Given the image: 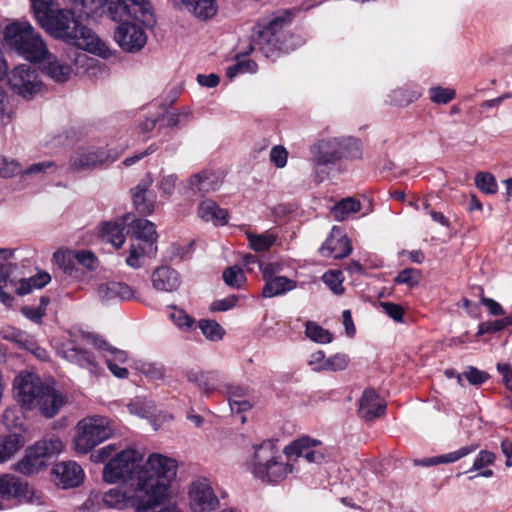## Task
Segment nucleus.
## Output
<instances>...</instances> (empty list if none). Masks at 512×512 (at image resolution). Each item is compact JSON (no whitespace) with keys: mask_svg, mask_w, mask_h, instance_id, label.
<instances>
[{"mask_svg":"<svg viewBox=\"0 0 512 512\" xmlns=\"http://www.w3.org/2000/svg\"><path fill=\"white\" fill-rule=\"evenodd\" d=\"M32 491L29 484L14 474L0 476V497L4 500L18 499L29 501Z\"/></svg>","mask_w":512,"mask_h":512,"instance_id":"21","label":"nucleus"},{"mask_svg":"<svg viewBox=\"0 0 512 512\" xmlns=\"http://www.w3.org/2000/svg\"><path fill=\"white\" fill-rule=\"evenodd\" d=\"M379 308L395 322H403L404 309L401 305L393 302H379Z\"/></svg>","mask_w":512,"mask_h":512,"instance_id":"60","label":"nucleus"},{"mask_svg":"<svg viewBox=\"0 0 512 512\" xmlns=\"http://www.w3.org/2000/svg\"><path fill=\"white\" fill-rule=\"evenodd\" d=\"M104 0H73V10L78 17L96 19L104 13Z\"/></svg>","mask_w":512,"mask_h":512,"instance_id":"36","label":"nucleus"},{"mask_svg":"<svg viewBox=\"0 0 512 512\" xmlns=\"http://www.w3.org/2000/svg\"><path fill=\"white\" fill-rule=\"evenodd\" d=\"M128 410L131 414L141 418H148L153 415L155 404L145 397H135L129 402Z\"/></svg>","mask_w":512,"mask_h":512,"instance_id":"43","label":"nucleus"},{"mask_svg":"<svg viewBox=\"0 0 512 512\" xmlns=\"http://www.w3.org/2000/svg\"><path fill=\"white\" fill-rule=\"evenodd\" d=\"M153 179L150 174L143 178L132 190V198L136 210L144 215L151 214L154 210L155 195L149 190Z\"/></svg>","mask_w":512,"mask_h":512,"instance_id":"24","label":"nucleus"},{"mask_svg":"<svg viewBox=\"0 0 512 512\" xmlns=\"http://www.w3.org/2000/svg\"><path fill=\"white\" fill-rule=\"evenodd\" d=\"M3 339L15 343L18 346V348L30 352L40 360L44 361L47 360L49 357L48 352L44 348L39 346V344L32 335L28 334L25 331L18 330L15 328L9 329L3 333Z\"/></svg>","mask_w":512,"mask_h":512,"instance_id":"23","label":"nucleus"},{"mask_svg":"<svg viewBox=\"0 0 512 512\" xmlns=\"http://www.w3.org/2000/svg\"><path fill=\"white\" fill-rule=\"evenodd\" d=\"M463 375L471 385H481L489 378L487 372L473 366H468Z\"/></svg>","mask_w":512,"mask_h":512,"instance_id":"62","label":"nucleus"},{"mask_svg":"<svg viewBox=\"0 0 512 512\" xmlns=\"http://www.w3.org/2000/svg\"><path fill=\"white\" fill-rule=\"evenodd\" d=\"M55 258L57 262L64 266L66 271L71 272V268L68 264H66V260L68 263L71 262L72 259H75L80 265L85 267L88 270H95L98 267V259L95 254L89 250H79L76 252H68V253H55Z\"/></svg>","mask_w":512,"mask_h":512,"instance_id":"32","label":"nucleus"},{"mask_svg":"<svg viewBox=\"0 0 512 512\" xmlns=\"http://www.w3.org/2000/svg\"><path fill=\"white\" fill-rule=\"evenodd\" d=\"M254 453L247 463L248 470L253 476L264 483L277 484L294 472V464L284 462L274 445L264 441L253 446Z\"/></svg>","mask_w":512,"mask_h":512,"instance_id":"7","label":"nucleus"},{"mask_svg":"<svg viewBox=\"0 0 512 512\" xmlns=\"http://www.w3.org/2000/svg\"><path fill=\"white\" fill-rule=\"evenodd\" d=\"M16 269V265L12 263H5L0 265V302L7 307L12 306L14 297L6 290L10 286H15V279L12 278V273Z\"/></svg>","mask_w":512,"mask_h":512,"instance_id":"33","label":"nucleus"},{"mask_svg":"<svg viewBox=\"0 0 512 512\" xmlns=\"http://www.w3.org/2000/svg\"><path fill=\"white\" fill-rule=\"evenodd\" d=\"M161 488L153 491L140 487H114L104 492L91 491L84 502V507L98 511L101 506L117 511L134 508L136 511L149 510L161 502Z\"/></svg>","mask_w":512,"mask_h":512,"instance_id":"5","label":"nucleus"},{"mask_svg":"<svg viewBox=\"0 0 512 512\" xmlns=\"http://www.w3.org/2000/svg\"><path fill=\"white\" fill-rule=\"evenodd\" d=\"M13 393L23 411L38 410L46 418H53L66 402L53 384L28 371L20 372L14 378Z\"/></svg>","mask_w":512,"mask_h":512,"instance_id":"1","label":"nucleus"},{"mask_svg":"<svg viewBox=\"0 0 512 512\" xmlns=\"http://www.w3.org/2000/svg\"><path fill=\"white\" fill-rule=\"evenodd\" d=\"M63 448V442L58 437H44L25 449L22 458L13 465V470L26 476L38 474L47 469Z\"/></svg>","mask_w":512,"mask_h":512,"instance_id":"8","label":"nucleus"},{"mask_svg":"<svg viewBox=\"0 0 512 512\" xmlns=\"http://www.w3.org/2000/svg\"><path fill=\"white\" fill-rule=\"evenodd\" d=\"M39 24L54 38L86 48L88 51L99 56H107L109 49L106 44L80 22L74 10L57 7Z\"/></svg>","mask_w":512,"mask_h":512,"instance_id":"2","label":"nucleus"},{"mask_svg":"<svg viewBox=\"0 0 512 512\" xmlns=\"http://www.w3.org/2000/svg\"><path fill=\"white\" fill-rule=\"evenodd\" d=\"M321 441L309 436H302L284 448V454L288 458H302L308 463H321L324 459V452L321 448Z\"/></svg>","mask_w":512,"mask_h":512,"instance_id":"15","label":"nucleus"},{"mask_svg":"<svg viewBox=\"0 0 512 512\" xmlns=\"http://www.w3.org/2000/svg\"><path fill=\"white\" fill-rule=\"evenodd\" d=\"M223 279L231 287L239 288L245 282L246 278L241 268L232 266L224 270Z\"/></svg>","mask_w":512,"mask_h":512,"instance_id":"58","label":"nucleus"},{"mask_svg":"<svg viewBox=\"0 0 512 512\" xmlns=\"http://www.w3.org/2000/svg\"><path fill=\"white\" fill-rule=\"evenodd\" d=\"M130 220L126 215L117 221H108L100 226V235L103 241L111 243L115 248H120L126 239L125 228Z\"/></svg>","mask_w":512,"mask_h":512,"instance_id":"27","label":"nucleus"},{"mask_svg":"<svg viewBox=\"0 0 512 512\" xmlns=\"http://www.w3.org/2000/svg\"><path fill=\"white\" fill-rule=\"evenodd\" d=\"M25 444L20 434L0 436V464L11 459Z\"/></svg>","mask_w":512,"mask_h":512,"instance_id":"35","label":"nucleus"},{"mask_svg":"<svg viewBox=\"0 0 512 512\" xmlns=\"http://www.w3.org/2000/svg\"><path fill=\"white\" fill-rule=\"evenodd\" d=\"M151 477L156 478L160 484H164L165 491L161 501L168 493L169 483L176 476L177 465L175 460L161 454H152L145 463Z\"/></svg>","mask_w":512,"mask_h":512,"instance_id":"19","label":"nucleus"},{"mask_svg":"<svg viewBox=\"0 0 512 512\" xmlns=\"http://www.w3.org/2000/svg\"><path fill=\"white\" fill-rule=\"evenodd\" d=\"M221 184L222 179L219 174L214 171L203 170L189 178L187 188L193 195H205L217 191Z\"/></svg>","mask_w":512,"mask_h":512,"instance_id":"22","label":"nucleus"},{"mask_svg":"<svg viewBox=\"0 0 512 512\" xmlns=\"http://www.w3.org/2000/svg\"><path fill=\"white\" fill-rule=\"evenodd\" d=\"M421 279V271L415 268H406L398 273L395 277L397 284H405L408 287L418 285Z\"/></svg>","mask_w":512,"mask_h":512,"instance_id":"57","label":"nucleus"},{"mask_svg":"<svg viewBox=\"0 0 512 512\" xmlns=\"http://www.w3.org/2000/svg\"><path fill=\"white\" fill-rule=\"evenodd\" d=\"M103 481L107 484L124 483L131 487H140L153 491L161 488L165 491L164 484L150 476L147 466L143 462V455L135 449L120 450L104 465L102 471Z\"/></svg>","mask_w":512,"mask_h":512,"instance_id":"3","label":"nucleus"},{"mask_svg":"<svg viewBox=\"0 0 512 512\" xmlns=\"http://www.w3.org/2000/svg\"><path fill=\"white\" fill-rule=\"evenodd\" d=\"M50 300L48 297H41L37 307L25 306L22 308L23 315L29 320L40 323L46 314V309Z\"/></svg>","mask_w":512,"mask_h":512,"instance_id":"52","label":"nucleus"},{"mask_svg":"<svg viewBox=\"0 0 512 512\" xmlns=\"http://www.w3.org/2000/svg\"><path fill=\"white\" fill-rule=\"evenodd\" d=\"M3 44L30 62H40L47 55L41 34L27 20H13L3 30Z\"/></svg>","mask_w":512,"mask_h":512,"instance_id":"6","label":"nucleus"},{"mask_svg":"<svg viewBox=\"0 0 512 512\" xmlns=\"http://www.w3.org/2000/svg\"><path fill=\"white\" fill-rule=\"evenodd\" d=\"M74 439V448L78 453L86 454L94 447L110 438L114 432L111 421L104 416H91L82 419Z\"/></svg>","mask_w":512,"mask_h":512,"instance_id":"9","label":"nucleus"},{"mask_svg":"<svg viewBox=\"0 0 512 512\" xmlns=\"http://www.w3.org/2000/svg\"><path fill=\"white\" fill-rule=\"evenodd\" d=\"M114 39L123 51L135 53L145 46L147 35L140 26L125 21L117 26Z\"/></svg>","mask_w":512,"mask_h":512,"instance_id":"16","label":"nucleus"},{"mask_svg":"<svg viewBox=\"0 0 512 512\" xmlns=\"http://www.w3.org/2000/svg\"><path fill=\"white\" fill-rule=\"evenodd\" d=\"M198 216L205 222H212L215 226H224L228 223V212L215 201L206 199L198 206Z\"/></svg>","mask_w":512,"mask_h":512,"instance_id":"31","label":"nucleus"},{"mask_svg":"<svg viewBox=\"0 0 512 512\" xmlns=\"http://www.w3.org/2000/svg\"><path fill=\"white\" fill-rule=\"evenodd\" d=\"M192 119V112L188 108H183L182 110L169 113L165 117V121L168 127H177L180 125L187 124Z\"/></svg>","mask_w":512,"mask_h":512,"instance_id":"59","label":"nucleus"},{"mask_svg":"<svg viewBox=\"0 0 512 512\" xmlns=\"http://www.w3.org/2000/svg\"><path fill=\"white\" fill-rule=\"evenodd\" d=\"M107 4V14L113 21L132 19L146 28H152L156 23L151 4L143 5L134 0L110 1Z\"/></svg>","mask_w":512,"mask_h":512,"instance_id":"10","label":"nucleus"},{"mask_svg":"<svg viewBox=\"0 0 512 512\" xmlns=\"http://www.w3.org/2000/svg\"><path fill=\"white\" fill-rule=\"evenodd\" d=\"M43 62V72L57 83H64L71 76V67L59 60L47 50V55L39 62Z\"/></svg>","mask_w":512,"mask_h":512,"instance_id":"28","label":"nucleus"},{"mask_svg":"<svg viewBox=\"0 0 512 512\" xmlns=\"http://www.w3.org/2000/svg\"><path fill=\"white\" fill-rule=\"evenodd\" d=\"M386 404L379 397V395L372 389H367L359 403V414L365 420H373L382 416L385 413Z\"/></svg>","mask_w":512,"mask_h":512,"instance_id":"26","label":"nucleus"},{"mask_svg":"<svg viewBox=\"0 0 512 512\" xmlns=\"http://www.w3.org/2000/svg\"><path fill=\"white\" fill-rule=\"evenodd\" d=\"M348 364V356L338 353L330 358H327L324 366H318L317 369L336 372L346 369Z\"/></svg>","mask_w":512,"mask_h":512,"instance_id":"56","label":"nucleus"},{"mask_svg":"<svg viewBox=\"0 0 512 512\" xmlns=\"http://www.w3.org/2000/svg\"><path fill=\"white\" fill-rule=\"evenodd\" d=\"M322 280L334 294L341 295L344 293V287L342 285L343 279L340 271L329 270L324 273Z\"/></svg>","mask_w":512,"mask_h":512,"instance_id":"55","label":"nucleus"},{"mask_svg":"<svg viewBox=\"0 0 512 512\" xmlns=\"http://www.w3.org/2000/svg\"><path fill=\"white\" fill-rule=\"evenodd\" d=\"M290 23L288 12L262 18L254 27L250 50L258 51L266 58L294 50L300 45V39L289 32Z\"/></svg>","mask_w":512,"mask_h":512,"instance_id":"4","label":"nucleus"},{"mask_svg":"<svg viewBox=\"0 0 512 512\" xmlns=\"http://www.w3.org/2000/svg\"><path fill=\"white\" fill-rule=\"evenodd\" d=\"M97 295L102 301L129 300L134 297V291L125 283L110 281L98 286Z\"/></svg>","mask_w":512,"mask_h":512,"instance_id":"30","label":"nucleus"},{"mask_svg":"<svg viewBox=\"0 0 512 512\" xmlns=\"http://www.w3.org/2000/svg\"><path fill=\"white\" fill-rule=\"evenodd\" d=\"M189 11L197 17L207 19L216 13V0H182Z\"/></svg>","mask_w":512,"mask_h":512,"instance_id":"40","label":"nucleus"},{"mask_svg":"<svg viewBox=\"0 0 512 512\" xmlns=\"http://www.w3.org/2000/svg\"><path fill=\"white\" fill-rule=\"evenodd\" d=\"M52 480L61 489L80 486L85 478L82 467L75 461H62L55 464L51 470Z\"/></svg>","mask_w":512,"mask_h":512,"instance_id":"18","label":"nucleus"},{"mask_svg":"<svg viewBox=\"0 0 512 512\" xmlns=\"http://www.w3.org/2000/svg\"><path fill=\"white\" fill-rule=\"evenodd\" d=\"M121 152L99 147H79L70 155L67 170L72 173L92 170L106 162L115 161Z\"/></svg>","mask_w":512,"mask_h":512,"instance_id":"11","label":"nucleus"},{"mask_svg":"<svg viewBox=\"0 0 512 512\" xmlns=\"http://www.w3.org/2000/svg\"><path fill=\"white\" fill-rule=\"evenodd\" d=\"M296 288V282L285 276H277L265 282L262 295L265 298H272L283 295Z\"/></svg>","mask_w":512,"mask_h":512,"instance_id":"34","label":"nucleus"},{"mask_svg":"<svg viewBox=\"0 0 512 512\" xmlns=\"http://www.w3.org/2000/svg\"><path fill=\"white\" fill-rule=\"evenodd\" d=\"M305 334L310 340L320 344L330 343L333 339L328 330L311 321L306 323Z\"/></svg>","mask_w":512,"mask_h":512,"instance_id":"45","label":"nucleus"},{"mask_svg":"<svg viewBox=\"0 0 512 512\" xmlns=\"http://www.w3.org/2000/svg\"><path fill=\"white\" fill-rule=\"evenodd\" d=\"M247 239L250 247L256 252H264L269 250L275 243L277 236L270 231L262 234L248 233Z\"/></svg>","mask_w":512,"mask_h":512,"instance_id":"42","label":"nucleus"},{"mask_svg":"<svg viewBox=\"0 0 512 512\" xmlns=\"http://www.w3.org/2000/svg\"><path fill=\"white\" fill-rule=\"evenodd\" d=\"M341 158L358 159L362 156L361 143L353 137L341 138Z\"/></svg>","mask_w":512,"mask_h":512,"instance_id":"49","label":"nucleus"},{"mask_svg":"<svg viewBox=\"0 0 512 512\" xmlns=\"http://www.w3.org/2000/svg\"><path fill=\"white\" fill-rule=\"evenodd\" d=\"M51 277L48 273H39L30 278L15 280V286H10L9 290L15 291L18 295H26L32 292L34 288L40 289L48 284Z\"/></svg>","mask_w":512,"mask_h":512,"instance_id":"37","label":"nucleus"},{"mask_svg":"<svg viewBox=\"0 0 512 512\" xmlns=\"http://www.w3.org/2000/svg\"><path fill=\"white\" fill-rule=\"evenodd\" d=\"M8 83L15 93L25 99L32 98L41 89L38 73L29 64L16 66L8 75Z\"/></svg>","mask_w":512,"mask_h":512,"instance_id":"12","label":"nucleus"},{"mask_svg":"<svg viewBox=\"0 0 512 512\" xmlns=\"http://www.w3.org/2000/svg\"><path fill=\"white\" fill-rule=\"evenodd\" d=\"M34 15L38 21H42L50 13H52L58 4L56 0H30Z\"/></svg>","mask_w":512,"mask_h":512,"instance_id":"51","label":"nucleus"},{"mask_svg":"<svg viewBox=\"0 0 512 512\" xmlns=\"http://www.w3.org/2000/svg\"><path fill=\"white\" fill-rule=\"evenodd\" d=\"M177 176L175 174L162 175L158 180L157 187L163 197L169 198L174 193Z\"/></svg>","mask_w":512,"mask_h":512,"instance_id":"61","label":"nucleus"},{"mask_svg":"<svg viewBox=\"0 0 512 512\" xmlns=\"http://www.w3.org/2000/svg\"><path fill=\"white\" fill-rule=\"evenodd\" d=\"M134 243H142L148 251H157V232L155 225L146 219H136L132 224Z\"/></svg>","mask_w":512,"mask_h":512,"instance_id":"29","label":"nucleus"},{"mask_svg":"<svg viewBox=\"0 0 512 512\" xmlns=\"http://www.w3.org/2000/svg\"><path fill=\"white\" fill-rule=\"evenodd\" d=\"M202 334L210 341H219L223 338L225 330L215 320L203 319L199 321Z\"/></svg>","mask_w":512,"mask_h":512,"instance_id":"44","label":"nucleus"},{"mask_svg":"<svg viewBox=\"0 0 512 512\" xmlns=\"http://www.w3.org/2000/svg\"><path fill=\"white\" fill-rule=\"evenodd\" d=\"M323 257H331L334 259H343L352 252V245L340 227L334 226L319 249Z\"/></svg>","mask_w":512,"mask_h":512,"instance_id":"20","label":"nucleus"},{"mask_svg":"<svg viewBox=\"0 0 512 512\" xmlns=\"http://www.w3.org/2000/svg\"><path fill=\"white\" fill-rule=\"evenodd\" d=\"M59 354L71 363L87 369L91 374L98 375L101 371L96 358L77 342L76 339H68L59 349Z\"/></svg>","mask_w":512,"mask_h":512,"instance_id":"17","label":"nucleus"},{"mask_svg":"<svg viewBox=\"0 0 512 512\" xmlns=\"http://www.w3.org/2000/svg\"><path fill=\"white\" fill-rule=\"evenodd\" d=\"M187 380L195 383L205 394H209L216 388V374L214 372H202L190 370L186 373Z\"/></svg>","mask_w":512,"mask_h":512,"instance_id":"38","label":"nucleus"},{"mask_svg":"<svg viewBox=\"0 0 512 512\" xmlns=\"http://www.w3.org/2000/svg\"><path fill=\"white\" fill-rule=\"evenodd\" d=\"M478 448L477 444H470L467 446H463L459 448L458 450L438 455L437 460L439 464H449L457 462L458 460L462 459L463 457H466L467 455L475 452Z\"/></svg>","mask_w":512,"mask_h":512,"instance_id":"50","label":"nucleus"},{"mask_svg":"<svg viewBox=\"0 0 512 512\" xmlns=\"http://www.w3.org/2000/svg\"><path fill=\"white\" fill-rule=\"evenodd\" d=\"M475 185L486 194H495L498 188L495 177L488 172H478L475 175Z\"/></svg>","mask_w":512,"mask_h":512,"instance_id":"53","label":"nucleus"},{"mask_svg":"<svg viewBox=\"0 0 512 512\" xmlns=\"http://www.w3.org/2000/svg\"><path fill=\"white\" fill-rule=\"evenodd\" d=\"M455 95V91L451 88L436 86L429 89V97L436 104H447L455 98Z\"/></svg>","mask_w":512,"mask_h":512,"instance_id":"54","label":"nucleus"},{"mask_svg":"<svg viewBox=\"0 0 512 512\" xmlns=\"http://www.w3.org/2000/svg\"><path fill=\"white\" fill-rule=\"evenodd\" d=\"M94 344L97 347L100 356L104 358L106 363H124L127 360V353L123 350L116 349L110 346L103 339H95Z\"/></svg>","mask_w":512,"mask_h":512,"instance_id":"39","label":"nucleus"},{"mask_svg":"<svg viewBox=\"0 0 512 512\" xmlns=\"http://www.w3.org/2000/svg\"><path fill=\"white\" fill-rule=\"evenodd\" d=\"M151 281L153 288L162 292H173L181 284L179 273L169 266L156 268L151 275Z\"/></svg>","mask_w":512,"mask_h":512,"instance_id":"25","label":"nucleus"},{"mask_svg":"<svg viewBox=\"0 0 512 512\" xmlns=\"http://www.w3.org/2000/svg\"><path fill=\"white\" fill-rule=\"evenodd\" d=\"M495 454L493 452L482 450L479 452L477 457L474 460V463L470 469V471L482 470L490 465H492L495 461Z\"/></svg>","mask_w":512,"mask_h":512,"instance_id":"63","label":"nucleus"},{"mask_svg":"<svg viewBox=\"0 0 512 512\" xmlns=\"http://www.w3.org/2000/svg\"><path fill=\"white\" fill-rule=\"evenodd\" d=\"M170 309L169 318L181 330H189L195 323L193 317L188 315L185 310L174 305L168 306Z\"/></svg>","mask_w":512,"mask_h":512,"instance_id":"48","label":"nucleus"},{"mask_svg":"<svg viewBox=\"0 0 512 512\" xmlns=\"http://www.w3.org/2000/svg\"><path fill=\"white\" fill-rule=\"evenodd\" d=\"M192 512H212L219 506V500L207 479L194 481L189 489Z\"/></svg>","mask_w":512,"mask_h":512,"instance_id":"14","label":"nucleus"},{"mask_svg":"<svg viewBox=\"0 0 512 512\" xmlns=\"http://www.w3.org/2000/svg\"><path fill=\"white\" fill-rule=\"evenodd\" d=\"M313 155L316 179L322 182L327 173L324 167L335 164L341 158V141L338 138L320 140L310 148Z\"/></svg>","mask_w":512,"mask_h":512,"instance_id":"13","label":"nucleus"},{"mask_svg":"<svg viewBox=\"0 0 512 512\" xmlns=\"http://www.w3.org/2000/svg\"><path fill=\"white\" fill-rule=\"evenodd\" d=\"M148 248L142 243H132L129 251V255L126 258V264L134 269L141 267V258L143 256H152L156 254V251H148Z\"/></svg>","mask_w":512,"mask_h":512,"instance_id":"46","label":"nucleus"},{"mask_svg":"<svg viewBox=\"0 0 512 512\" xmlns=\"http://www.w3.org/2000/svg\"><path fill=\"white\" fill-rule=\"evenodd\" d=\"M361 209V204L358 200L348 197L342 199L331 210L332 215L338 221H343L350 214L356 213Z\"/></svg>","mask_w":512,"mask_h":512,"instance_id":"41","label":"nucleus"},{"mask_svg":"<svg viewBox=\"0 0 512 512\" xmlns=\"http://www.w3.org/2000/svg\"><path fill=\"white\" fill-rule=\"evenodd\" d=\"M419 97V92L405 88L395 89L389 95L390 103L396 106H407Z\"/></svg>","mask_w":512,"mask_h":512,"instance_id":"47","label":"nucleus"},{"mask_svg":"<svg viewBox=\"0 0 512 512\" xmlns=\"http://www.w3.org/2000/svg\"><path fill=\"white\" fill-rule=\"evenodd\" d=\"M288 152L280 145L274 146L270 151V161L277 168H283L287 164Z\"/></svg>","mask_w":512,"mask_h":512,"instance_id":"64","label":"nucleus"}]
</instances>
